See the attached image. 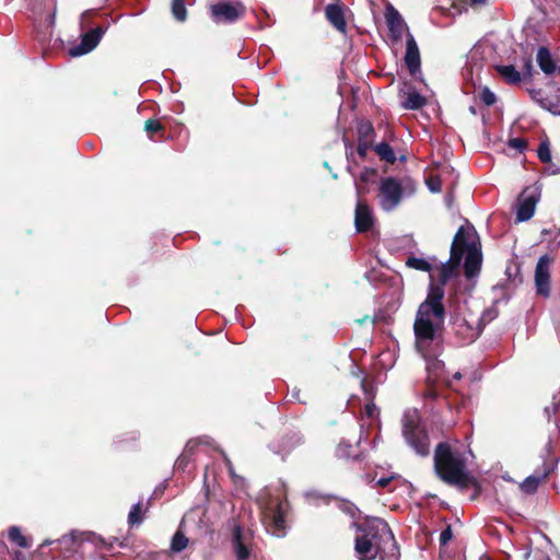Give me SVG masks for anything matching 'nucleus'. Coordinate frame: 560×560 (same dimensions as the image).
Wrapping results in <instances>:
<instances>
[{"label":"nucleus","mask_w":560,"mask_h":560,"mask_svg":"<svg viewBox=\"0 0 560 560\" xmlns=\"http://www.w3.org/2000/svg\"><path fill=\"white\" fill-rule=\"evenodd\" d=\"M465 226H460L451 246L450 259L441 264L438 282H430L427 296L418 306L413 323L415 337L419 349L427 348L436 337V332L444 326L446 310L443 303L445 284L458 273V267L463 259L460 240Z\"/></svg>","instance_id":"1"},{"label":"nucleus","mask_w":560,"mask_h":560,"mask_svg":"<svg viewBox=\"0 0 560 560\" xmlns=\"http://www.w3.org/2000/svg\"><path fill=\"white\" fill-rule=\"evenodd\" d=\"M358 532L354 549L360 560H399V547L384 520L369 517Z\"/></svg>","instance_id":"2"},{"label":"nucleus","mask_w":560,"mask_h":560,"mask_svg":"<svg viewBox=\"0 0 560 560\" xmlns=\"http://www.w3.org/2000/svg\"><path fill=\"white\" fill-rule=\"evenodd\" d=\"M434 470L444 482L453 486L465 487L469 481V471L465 456L453 451L446 442H441L434 451Z\"/></svg>","instance_id":"3"},{"label":"nucleus","mask_w":560,"mask_h":560,"mask_svg":"<svg viewBox=\"0 0 560 560\" xmlns=\"http://www.w3.org/2000/svg\"><path fill=\"white\" fill-rule=\"evenodd\" d=\"M402 436L407 445L413 452L427 457L430 454V439L424 425L421 423L420 415L417 409H408L404 412L401 419Z\"/></svg>","instance_id":"4"},{"label":"nucleus","mask_w":560,"mask_h":560,"mask_svg":"<svg viewBox=\"0 0 560 560\" xmlns=\"http://www.w3.org/2000/svg\"><path fill=\"white\" fill-rule=\"evenodd\" d=\"M459 246L463 254L466 253L464 270L466 278L470 279L479 273L482 264V254L475 241L474 229H465Z\"/></svg>","instance_id":"5"},{"label":"nucleus","mask_w":560,"mask_h":560,"mask_svg":"<svg viewBox=\"0 0 560 560\" xmlns=\"http://www.w3.org/2000/svg\"><path fill=\"white\" fill-rule=\"evenodd\" d=\"M287 500L271 501L265 511L264 522L267 532L276 537H284L287 534L285 513Z\"/></svg>","instance_id":"6"},{"label":"nucleus","mask_w":560,"mask_h":560,"mask_svg":"<svg viewBox=\"0 0 560 560\" xmlns=\"http://www.w3.org/2000/svg\"><path fill=\"white\" fill-rule=\"evenodd\" d=\"M402 199V187L397 178L388 176L381 179L378 203L385 212L394 211Z\"/></svg>","instance_id":"7"},{"label":"nucleus","mask_w":560,"mask_h":560,"mask_svg":"<svg viewBox=\"0 0 560 560\" xmlns=\"http://www.w3.org/2000/svg\"><path fill=\"white\" fill-rule=\"evenodd\" d=\"M245 12L246 8L242 2L220 1L210 7V18L215 24H234Z\"/></svg>","instance_id":"8"},{"label":"nucleus","mask_w":560,"mask_h":560,"mask_svg":"<svg viewBox=\"0 0 560 560\" xmlns=\"http://www.w3.org/2000/svg\"><path fill=\"white\" fill-rule=\"evenodd\" d=\"M550 264L549 255L539 257L535 268V287L537 294L548 298L550 295Z\"/></svg>","instance_id":"9"},{"label":"nucleus","mask_w":560,"mask_h":560,"mask_svg":"<svg viewBox=\"0 0 560 560\" xmlns=\"http://www.w3.org/2000/svg\"><path fill=\"white\" fill-rule=\"evenodd\" d=\"M385 20L392 43L396 44L400 42L404 32L408 31V26L398 10L390 3L385 8Z\"/></svg>","instance_id":"10"},{"label":"nucleus","mask_w":560,"mask_h":560,"mask_svg":"<svg viewBox=\"0 0 560 560\" xmlns=\"http://www.w3.org/2000/svg\"><path fill=\"white\" fill-rule=\"evenodd\" d=\"M540 194L534 189L526 188L518 198L516 210V222H526L535 214L536 205Z\"/></svg>","instance_id":"11"},{"label":"nucleus","mask_w":560,"mask_h":560,"mask_svg":"<svg viewBox=\"0 0 560 560\" xmlns=\"http://www.w3.org/2000/svg\"><path fill=\"white\" fill-rule=\"evenodd\" d=\"M303 443V435L300 432L292 431L280 440L271 442L269 448L273 454L279 455L282 460H285V458Z\"/></svg>","instance_id":"12"},{"label":"nucleus","mask_w":560,"mask_h":560,"mask_svg":"<svg viewBox=\"0 0 560 560\" xmlns=\"http://www.w3.org/2000/svg\"><path fill=\"white\" fill-rule=\"evenodd\" d=\"M104 33L105 30L98 26L83 34L80 44L69 49V55L71 57H80L91 52L98 45Z\"/></svg>","instance_id":"13"},{"label":"nucleus","mask_w":560,"mask_h":560,"mask_svg":"<svg viewBox=\"0 0 560 560\" xmlns=\"http://www.w3.org/2000/svg\"><path fill=\"white\" fill-rule=\"evenodd\" d=\"M68 540H71L74 544H82L84 541H88L92 545H94L97 548H103L107 551L112 550L114 544L117 541V538L110 537L108 539H105L95 533H71L69 536H63L61 539H59V542H67Z\"/></svg>","instance_id":"14"},{"label":"nucleus","mask_w":560,"mask_h":560,"mask_svg":"<svg viewBox=\"0 0 560 560\" xmlns=\"http://www.w3.org/2000/svg\"><path fill=\"white\" fill-rule=\"evenodd\" d=\"M452 330L463 345L471 343L480 335L478 328H475L466 318L458 315L452 317Z\"/></svg>","instance_id":"15"},{"label":"nucleus","mask_w":560,"mask_h":560,"mask_svg":"<svg viewBox=\"0 0 560 560\" xmlns=\"http://www.w3.org/2000/svg\"><path fill=\"white\" fill-rule=\"evenodd\" d=\"M405 63L410 72V74L415 75L420 70V51L417 45L416 39L411 34L408 33L407 42H406V54H405Z\"/></svg>","instance_id":"16"},{"label":"nucleus","mask_w":560,"mask_h":560,"mask_svg":"<svg viewBox=\"0 0 560 560\" xmlns=\"http://www.w3.org/2000/svg\"><path fill=\"white\" fill-rule=\"evenodd\" d=\"M325 16L327 21L339 32L345 33L347 30V22L345 19V11L342 4L337 1L329 3L325 8Z\"/></svg>","instance_id":"17"},{"label":"nucleus","mask_w":560,"mask_h":560,"mask_svg":"<svg viewBox=\"0 0 560 560\" xmlns=\"http://www.w3.org/2000/svg\"><path fill=\"white\" fill-rule=\"evenodd\" d=\"M374 223L373 214L370 207L362 202L358 201L354 212V224L358 232H366L369 231Z\"/></svg>","instance_id":"18"},{"label":"nucleus","mask_w":560,"mask_h":560,"mask_svg":"<svg viewBox=\"0 0 560 560\" xmlns=\"http://www.w3.org/2000/svg\"><path fill=\"white\" fill-rule=\"evenodd\" d=\"M209 444V438H202L200 440H190L187 442L183 453L178 456V458L175 462L174 468L177 471H186L188 468V465L191 460V456L195 452V448L200 444Z\"/></svg>","instance_id":"19"},{"label":"nucleus","mask_w":560,"mask_h":560,"mask_svg":"<svg viewBox=\"0 0 560 560\" xmlns=\"http://www.w3.org/2000/svg\"><path fill=\"white\" fill-rule=\"evenodd\" d=\"M552 469L553 467L544 464L540 471L537 470L524 479V481L521 483L522 491L527 494L535 493L539 483L549 476Z\"/></svg>","instance_id":"20"},{"label":"nucleus","mask_w":560,"mask_h":560,"mask_svg":"<svg viewBox=\"0 0 560 560\" xmlns=\"http://www.w3.org/2000/svg\"><path fill=\"white\" fill-rule=\"evenodd\" d=\"M431 346V343L427 347V348H423V349H418V351L424 353L428 348ZM416 347H418V345L416 343ZM425 360H427V371H428V381L431 382V383H435V382H439L441 381L442 378H444V362L436 359V358H429L427 357L425 354H423Z\"/></svg>","instance_id":"21"},{"label":"nucleus","mask_w":560,"mask_h":560,"mask_svg":"<svg viewBox=\"0 0 560 560\" xmlns=\"http://www.w3.org/2000/svg\"><path fill=\"white\" fill-rule=\"evenodd\" d=\"M226 527L231 530L232 546L242 545V542H248L252 538L250 533H245L243 526L237 522L235 517H231L226 522Z\"/></svg>","instance_id":"22"},{"label":"nucleus","mask_w":560,"mask_h":560,"mask_svg":"<svg viewBox=\"0 0 560 560\" xmlns=\"http://www.w3.org/2000/svg\"><path fill=\"white\" fill-rule=\"evenodd\" d=\"M537 62L541 71L545 72L546 74H551L556 70V65L547 47H540L538 49Z\"/></svg>","instance_id":"23"},{"label":"nucleus","mask_w":560,"mask_h":560,"mask_svg":"<svg viewBox=\"0 0 560 560\" xmlns=\"http://www.w3.org/2000/svg\"><path fill=\"white\" fill-rule=\"evenodd\" d=\"M498 73L509 84H518L522 81L520 71L513 65H500L495 67Z\"/></svg>","instance_id":"24"},{"label":"nucleus","mask_w":560,"mask_h":560,"mask_svg":"<svg viewBox=\"0 0 560 560\" xmlns=\"http://www.w3.org/2000/svg\"><path fill=\"white\" fill-rule=\"evenodd\" d=\"M150 502L148 501L147 506L142 508V502L133 504L128 514V525L130 527L138 526L143 522V516L149 509Z\"/></svg>","instance_id":"25"},{"label":"nucleus","mask_w":560,"mask_h":560,"mask_svg":"<svg viewBox=\"0 0 560 560\" xmlns=\"http://www.w3.org/2000/svg\"><path fill=\"white\" fill-rule=\"evenodd\" d=\"M427 103L425 97H423L420 93L417 91H412L408 93L407 97L401 102V106L405 109H420L423 107Z\"/></svg>","instance_id":"26"},{"label":"nucleus","mask_w":560,"mask_h":560,"mask_svg":"<svg viewBox=\"0 0 560 560\" xmlns=\"http://www.w3.org/2000/svg\"><path fill=\"white\" fill-rule=\"evenodd\" d=\"M381 160L387 163H394L396 161V154L393 148L387 142L377 143L374 148Z\"/></svg>","instance_id":"27"},{"label":"nucleus","mask_w":560,"mask_h":560,"mask_svg":"<svg viewBox=\"0 0 560 560\" xmlns=\"http://www.w3.org/2000/svg\"><path fill=\"white\" fill-rule=\"evenodd\" d=\"M406 266L425 272L432 270V264L429 260L416 256H409L406 260Z\"/></svg>","instance_id":"28"},{"label":"nucleus","mask_w":560,"mask_h":560,"mask_svg":"<svg viewBox=\"0 0 560 560\" xmlns=\"http://www.w3.org/2000/svg\"><path fill=\"white\" fill-rule=\"evenodd\" d=\"M189 539L180 532L177 530L171 541V550L173 552H180L188 546Z\"/></svg>","instance_id":"29"},{"label":"nucleus","mask_w":560,"mask_h":560,"mask_svg":"<svg viewBox=\"0 0 560 560\" xmlns=\"http://www.w3.org/2000/svg\"><path fill=\"white\" fill-rule=\"evenodd\" d=\"M172 14L178 22L187 19V10L183 0H172Z\"/></svg>","instance_id":"30"},{"label":"nucleus","mask_w":560,"mask_h":560,"mask_svg":"<svg viewBox=\"0 0 560 560\" xmlns=\"http://www.w3.org/2000/svg\"><path fill=\"white\" fill-rule=\"evenodd\" d=\"M9 538L21 548L28 547L26 538L22 535L21 529L18 526H11L9 528Z\"/></svg>","instance_id":"31"},{"label":"nucleus","mask_w":560,"mask_h":560,"mask_svg":"<svg viewBox=\"0 0 560 560\" xmlns=\"http://www.w3.org/2000/svg\"><path fill=\"white\" fill-rule=\"evenodd\" d=\"M560 406V395H553L552 401L544 408V416L548 422H551Z\"/></svg>","instance_id":"32"},{"label":"nucleus","mask_w":560,"mask_h":560,"mask_svg":"<svg viewBox=\"0 0 560 560\" xmlns=\"http://www.w3.org/2000/svg\"><path fill=\"white\" fill-rule=\"evenodd\" d=\"M400 187H402V197L412 196L417 190L416 182L410 177H405L399 180Z\"/></svg>","instance_id":"33"},{"label":"nucleus","mask_w":560,"mask_h":560,"mask_svg":"<svg viewBox=\"0 0 560 560\" xmlns=\"http://www.w3.org/2000/svg\"><path fill=\"white\" fill-rule=\"evenodd\" d=\"M537 155L539 160L544 163H548L551 161V151L550 145L547 141H542L538 149H537Z\"/></svg>","instance_id":"34"},{"label":"nucleus","mask_w":560,"mask_h":560,"mask_svg":"<svg viewBox=\"0 0 560 560\" xmlns=\"http://www.w3.org/2000/svg\"><path fill=\"white\" fill-rule=\"evenodd\" d=\"M233 550L237 560H248L252 555L248 542H242V545L233 547Z\"/></svg>","instance_id":"35"},{"label":"nucleus","mask_w":560,"mask_h":560,"mask_svg":"<svg viewBox=\"0 0 560 560\" xmlns=\"http://www.w3.org/2000/svg\"><path fill=\"white\" fill-rule=\"evenodd\" d=\"M353 446L348 442H340L336 448V456L339 458H349L351 457V451Z\"/></svg>","instance_id":"36"},{"label":"nucleus","mask_w":560,"mask_h":560,"mask_svg":"<svg viewBox=\"0 0 560 560\" xmlns=\"http://www.w3.org/2000/svg\"><path fill=\"white\" fill-rule=\"evenodd\" d=\"M480 100L487 105L491 106L497 102L495 94L487 86H485L480 92Z\"/></svg>","instance_id":"37"},{"label":"nucleus","mask_w":560,"mask_h":560,"mask_svg":"<svg viewBox=\"0 0 560 560\" xmlns=\"http://www.w3.org/2000/svg\"><path fill=\"white\" fill-rule=\"evenodd\" d=\"M144 129L148 132L149 137L152 139V135L154 132L163 130V126L158 120L149 119V120L145 121Z\"/></svg>","instance_id":"38"},{"label":"nucleus","mask_w":560,"mask_h":560,"mask_svg":"<svg viewBox=\"0 0 560 560\" xmlns=\"http://www.w3.org/2000/svg\"><path fill=\"white\" fill-rule=\"evenodd\" d=\"M377 172L375 168L372 167H364L363 171L360 174V179L363 183H370L373 182L374 177L376 176Z\"/></svg>","instance_id":"39"},{"label":"nucleus","mask_w":560,"mask_h":560,"mask_svg":"<svg viewBox=\"0 0 560 560\" xmlns=\"http://www.w3.org/2000/svg\"><path fill=\"white\" fill-rule=\"evenodd\" d=\"M453 538L452 526L447 525L440 534V545L446 546Z\"/></svg>","instance_id":"40"},{"label":"nucleus","mask_w":560,"mask_h":560,"mask_svg":"<svg viewBox=\"0 0 560 560\" xmlns=\"http://www.w3.org/2000/svg\"><path fill=\"white\" fill-rule=\"evenodd\" d=\"M508 145L522 152L525 150L527 142L522 138H512L509 140Z\"/></svg>","instance_id":"41"},{"label":"nucleus","mask_w":560,"mask_h":560,"mask_svg":"<svg viewBox=\"0 0 560 560\" xmlns=\"http://www.w3.org/2000/svg\"><path fill=\"white\" fill-rule=\"evenodd\" d=\"M370 149V144L366 140L359 138L357 153L361 159H365L366 153Z\"/></svg>","instance_id":"42"},{"label":"nucleus","mask_w":560,"mask_h":560,"mask_svg":"<svg viewBox=\"0 0 560 560\" xmlns=\"http://www.w3.org/2000/svg\"><path fill=\"white\" fill-rule=\"evenodd\" d=\"M340 510H342L345 513L349 514L351 517H355L358 513V509L355 505H353L350 502H341L339 503Z\"/></svg>","instance_id":"43"},{"label":"nucleus","mask_w":560,"mask_h":560,"mask_svg":"<svg viewBox=\"0 0 560 560\" xmlns=\"http://www.w3.org/2000/svg\"><path fill=\"white\" fill-rule=\"evenodd\" d=\"M427 186L431 192H440L442 189V184L439 178H429L427 179Z\"/></svg>","instance_id":"44"},{"label":"nucleus","mask_w":560,"mask_h":560,"mask_svg":"<svg viewBox=\"0 0 560 560\" xmlns=\"http://www.w3.org/2000/svg\"><path fill=\"white\" fill-rule=\"evenodd\" d=\"M498 316V311L495 308H489L482 313L481 320L489 323L493 320Z\"/></svg>","instance_id":"45"},{"label":"nucleus","mask_w":560,"mask_h":560,"mask_svg":"<svg viewBox=\"0 0 560 560\" xmlns=\"http://www.w3.org/2000/svg\"><path fill=\"white\" fill-rule=\"evenodd\" d=\"M374 129L371 124L361 125L359 128L360 138L363 139L370 133H373Z\"/></svg>","instance_id":"46"},{"label":"nucleus","mask_w":560,"mask_h":560,"mask_svg":"<svg viewBox=\"0 0 560 560\" xmlns=\"http://www.w3.org/2000/svg\"><path fill=\"white\" fill-rule=\"evenodd\" d=\"M533 63L532 59L528 57L524 60V75L532 77Z\"/></svg>","instance_id":"47"},{"label":"nucleus","mask_w":560,"mask_h":560,"mask_svg":"<svg viewBox=\"0 0 560 560\" xmlns=\"http://www.w3.org/2000/svg\"><path fill=\"white\" fill-rule=\"evenodd\" d=\"M394 479V476L390 477H382L376 480V485L384 488L389 485V482Z\"/></svg>","instance_id":"48"},{"label":"nucleus","mask_w":560,"mask_h":560,"mask_svg":"<svg viewBox=\"0 0 560 560\" xmlns=\"http://www.w3.org/2000/svg\"><path fill=\"white\" fill-rule=\"evenodd\" d=\"M375 409H376V407H375V405H373V404H372V405L368 404V405L365 406V411H366V415H368L369 417H373V416H374V411H375Z\"/></svg>","instance_id":"49"},{"label":"nucleus","mask_w":560,"mask_h":560,"mask_svg":"<svg viewBox=\"0 0 560 560\" xmlns=\"http://www.w3.org/2000/svg\"><path fill=\"white\" fill-rule=\"evenodd\" d=\"M460 378H462V373L460 372L454 373L453 376H452V380H447L448 386H452V382L453 381H459Z\"/></svg>","instance_id":"50"},{"label":"nucleus","mask_w":560,"mask_h":560,"mask_svg":"<svg viewBox=\"0 0 560 560\" xmlns=\"http://www.w3.org/2000/svg\"><path fill=\"white\" fill-rule=\"evenodd\" d=\"M55 19H56V12L54 11L52 13H50L48 16H47V22L50 26H52L55 24Z\"/></svg>","instance_id":"51"},{"label":"nucleus","mask_w":560,"mask_h":560,"mask_svg":"<svg viewBox=\"0 0 560 560\" xmlns=\"http://www.w3.org/2000/svg\"><path fill=\"white\" fill-rule=\"evenodd\" d=\"M471 4H485L488 0H469Z\"/></svg>","instance_id":"52"},{"label":"nucleus","mask_w":560,"mask_h":560,"mask_svg":"<svg viewBox=\"0 0 560 560\" xmlns=\"http://www.w3.org/2000/svg\"><path fill=\"white\" fill-rule=\"evenodd\" d=\"M226 465L229 466L230 471L232 472V464L231 460L225 458Z\"/></svg>","instance_id":"53"},{"label":"nucleus","mask_w":560,"mask_h":560,"mask_svg":"<svg viewBox=\"0 0 560 560\" xmlns=\"http://www.w3.org/2000/svg\"><path fill=\"white\" fill-rule=\"evenodd\" d=\"M361 386H362L363 390L366 393L368 389H366V383L364 380L362 381Z\"/></svg>","instance_id":"54"},{"label":"nucleus","mask_w":560,"mask_h":560,"mask_svg":"<svg viewBox=\"0 0 560 560\" xmlns=\"http://www.w3.org/2000/svg\"><path fill=\"white\" fill-rule=\"evenodd\" d=\"M347 170H348V172H349L352 176H354V173H353V171H352V166H351V165H348Z\"/></svg>","instance_id":"55"},{"label":"nucleus","mask_w":560,"mask_h":560,"mask_svg":"<svg viewBox=\"0 0 560 560\" xmlns=\"http://www.w3.org/2000/svg\"><path fill=\"white\" fill-rule=\"evenodd\" d=\"M451 201H452L451 196L446 197V202H447V206H448V207L451 206Z\"/></svg>","instance_id":"56"},{"label":"nucleus","mask_w":560,"mask_h":560,"mask_svg":"<svg viewBox=\"0 0 560 560\" xmlns=\"http://www.w3.org/2000/svg\"><path fill=\"white\" fill-rule=\"evenodd\" d=\"M553 424H555V429L558 430L559 429V423H558L557 419L553 421Z\"/></svg>","instance_id":"57"},{"label":"nucleus","mask_w":560,"mask_h":560,"mask_svg":"<svg viewBox=\"0 0 560 560\" xmlns=\"http://www.w3.org/2000/svg\"><path fill=\"white\" fill-rule=\"evenodd\" d=\"M352 155H353L352 152H350V153L347 152V160L350 161V158H352Z\"/></svg>","instance_id":"58"},{"label":"nucleus","mask_w":560,"mask_h":560,"mask_svg":"<svg viewBox=\"0 0 560 560\" xmlns=\"http://www.w3.org/2000/svg\"><path fill=\"white\" fill-rule=\"evenodd\" d=\"M469 110H470L472 114H476V109H475V107H474V106H471V107L469 108Z\"/></svg>","instance_id":"59"},{"label":"nucleus","mask_w":560,"mask_h":560,"mask_svg":"<svg viewBox=\"0 0 560 560\" xmlns=\"http://www.w3.org/2000/svg\"><path fill=\"white\" fill-rule=\"evenodd\" d=\"M50 544H51V541L46 540L43 545H50Z\"/></svg>","instance_id":"60"}]
</instances>
